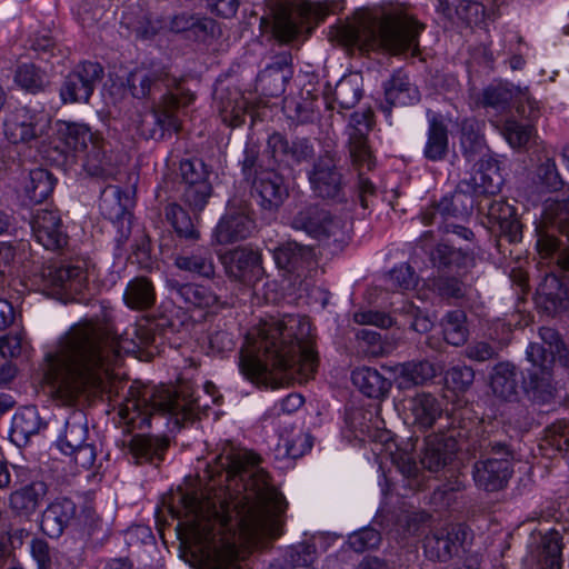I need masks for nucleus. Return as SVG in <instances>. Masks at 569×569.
<instances>
[{"label": "nucleus", "instance_id": "nucleus-40", "mask_svg": "<svg viewBox=\"0 0 569 569\" xmlns=\"http://www.w3.org/2000/svg\"><path fill=\"white\" fill-rule=\"evenodd\" d=\"M106 147L104 140L98 137L86 150L87 156L83 167L92 177L107 179L114 173V168L111 164V158L107 154Z\"/></svg>", "mask_w": 569, "mask_h": 569}, {"label": "nucleus", "instance_id": "nucleus-23", "mask_svg": "<svg viewBox=\"0 0 569 569\" xmlns=\"http://www.w3.org/2000/svg\"><path fill=\"white\" fill-rule=\"evenodd\" d=\"M457 451V442L451 437L432 435L427 437L420 458L421 466L430 472H439L449 465Z\"/></svg>", "mask_w": 569, "mask_h": 569}, {"label": "nucleus", "instance_id": "nucleus-12", "mask_svg": "<svg viewBox=\"0 0 569 569\" xmlns=\"http://www.w3.org/2000/svg\"><path fill=\"white\" fill-rule=\"evenodd\" d=\"M86 279V270L78 264L51 263L41 270L43 290L62 301L74 299L82 291Z\"/></svg>", "mask_w": 569, "mask_h": 569}, {"label": "nucleus", "instance_id": "nucleus-16", "mask_svg": "<svg viewBox=\"0 0 569 569\" xmlns=\"http://www.w3.org/2000/svg\"><path fill=\"white\" fill-rule=\"evenodd\" d=\"M254 228V221L248 214V204L231 200L228 211L216 227L214 238L219 244H229L247 239Z\"/></svg>", "mask_w": 569, "mask_h": 569}, {"label": "nucleus", "instance_id": "nucleus-63", "mask_svg": "<svg viewBox=\"0 0 569 569\" xmlns=\"http://www.w3.org/2000/svg\"><path fill=\"white\" fill-rule=\"evenodd\" d=\"M527 359L535 367L533 370H552L556 353L539 342H531L526 351Z\"/></svg>", "mask_w": 569, "mask_h": 569}, {"label": "nucleus", "instance_id": "nucleus-21", "mask_svg": "<svg viewBox=\"0 0 569 569\" xmlns=\"http://www.w3.org/2000/svg\"><path fill=\"white\" fill-rule=\"evenodd\" d=\"M277 267L297 278L305 277L307 271L316 264L315 249L296 241H287L273 251Z\"/></svg>", "mask_w": 569, "mask_h": 569}, {"label": "nucleus", "instance_id": "nucleus-10", "mask_svg": "<svg viewBox=\"0 0 569 569\" xmlns=\"http://www.w3.org/2000/svg\"><path fill=\"white\" fill-rule=\"evenodd\" d=\"M549 229H557L567 234L569 240V197L547 203L542 224L537 227V248L543 258L558 252L557 263L563 270H569V246L561 249V241Z\"/></svg>", "mask_w": 569, "mask_h": 569}, {"label": "nucleus", "instance_id": "nucleus-9", "mask_svg": "<svg viewBox=\"0 0 569 569\" xmlns=\"http://www.w3.org/2000/svg\"><path fill=\"white\" fill-rule=\"evenodd\" d=\"M332 2H301L281 7L274 14L273 34L283 43L309 33L333 8Z\"/></svg>", "mask_w": 569, "mask_h": 569}, {"label": "nucleus", "instance_id": "nucleus-57", "mask_svg": "<svg viewBox=\"0 0 569 569\" xmlns=\"http://www.w3.org/2000/svg\"><path fill=\"white\" fill-rule=\"evenodd\" d=\"M503 137L512 148L525 147L532 137L531 126L521 124L515 120H507L501 130Z\"/></svg>", "mask_w": 569, "mask_h": 569}, {"label": "nucleus", "instance_id": "nucleus-6", "mask_svg": "<svg viewBox=\"0 0 569 569\" xmlns=\"http://www.w3.org/2000/svg\"><path fill=\"white\" fill-rule=\"evenodd\" d=\"M198 400L193 397V389L189 383L177 387H161L156 389L149 398L131 400L121 409L120 416L132 429H142L150 426V418L158 415H169L174 425L182 427L197 418Z\"/></svg>", "mask_w": 569, "mask_h": 569}, {"label": "nucleus", "instance_id": "nucleus-34", "mask_svg": "<svg viewBox=\"0 0 569 569\" xmlns=\"http://www.w3.org/2000/svg\"><path fill=\"white\" fill-rule=\"evenodd\" d=\"M448 149V127L439 116H432L429 120L423 156L430 161H441L447 157Z\"/></svg>", "mask_w": 569, "mask_h": 569}, {"label": "nucleus", "instance_id": "nucleus-8", "mask_svg": "<svg viewBox=\"0 0 569 569\" xmlns=\"http://www.w3.org/2000/svg\"><path fill=\"white\" fill-rule=\"evenodd\" d=\"M373 126V112L366 109L351 114L348 126V150L352 166L359 170V199L362 208H368V197L373 196L376 188L369 179L362 177V170L375 167V157L368 142V133Z\"/></svg>", "mask_w": 569, "mask_h": 569}, {"label": "nucleus", "instance_id": "nucleus-3", "mask_svg": "<svg viewBox=\"0 0 569 569\" xmlns=\"http://www.w3.org/2000/svg\"><path fill=\"white\" fill-rule=\"evenodd\" d=\"M318 356L310 337V325L296 317L262 320L247 335L240 351V370L256 385L277 388L298 376L315 372Z\"/></svg>", "mask_w": 569, "mask_h": 569}, {"label": "nucleus", "instance_id": "nucleus-59", "mask_svg": "<svg viewBox=\"0 0 569 569\" xmlns=\"http://www.w3.org/2000/svg\"><path fill=\"white\" fill-rule=\"evenodd\" d=\"M16 82L30 92H38L43 89V74L34 64L20 66L14 76Z\"/></svg>", "mask_w": 569, "mask_h": 569}, {"label": "nucleus", "instance_id": "nucleus-53", "mask_svg": "<svg viewBox=\"0 0 569 569\" xmlns=\"http://www.w3.org/2000/svg\"><path fill=\"white\" fill-rule=\"evenodd\" d=\"M513 98H516V92L511 88L502 83L491 84L483 89L481 104L486 108L503 111L509 108Z\"/></svg>", "mask_w": 569, "mask_h": 569}, {"label": "nucleus", "instance_id": "nucleus-30", "mask_svg": "<svg viewBox=\"0 0 569 569\" xmlns=\"http://www.w3.org/2000/svg\"><path fill=\"white\" fill-rule=\"evenodd\" d=\"M562 549L561 533L555 529L546 532L535 551L539 569H561Z\"/></svg>", "mask_w": 569, "mask_h": 569}, {"label": "nucleus", "instance_id": "nucleus-33", "mask_svg": "<svg viewBox=\"0 0 569 569\" xmlns=\"http://www.w3.org/2000/svg\"><path fill=\"white\" fill-rule=\"evenodd\" d=\"M133 199L117 186H107L100 197L99 208L102 216L110 221H119L129 213Z\"/></svg>", "mask_w": 569, "mask_h": 569}, {"label": "nucleus", "instance_id": "nucleus-49", "mask_svg": "<svg viewBox=\"0 0 569 569\" xmlns=\"http://www.w3.org/2000/svg\"><path fill=\"white\" fill-rule=\"evenodd\" d=\"M180 177L183 187L210 184L212 170L201 159H184L180 162Z\"/></svg>", "mask_w": 569, "mask_h": 569}, {"label": "nucleus", "instance_id": "nucleus-39", "mask_svg": "<svg viewBox=\"0 0 569 569\" xmlns=\"http://www.w3.org/2000/svg\"><path fill=\"white\" fill-rule=\"evenodd\" d=\"M393 372L402 387L421 386L436 377L437 370L433 363L428 360L409 361L398 363Z\"/></svg>", "mask_w": 569, "mask_h": 569}, {"label": "nucleus", "instance_id": "nucleus-46", "mask_svg": "<svg viewBox=\"0 0 569 569\" xmlns=\"http://www.w3.org/2000/svg\"><path fill=\"white\" fill-rule=\"evenodd\" d=\"M467 316L462 310L449 311L442 319V333L445 340L455 347L462 346L467 342L469 330L466 326Z\"/></svg>", "mask_w": 569, "mask_h": 569}, {"label": "nucleus", "instance_id": "nucleus-7", "mask_svg": "<svg viewBox=\"0 0 569 569\" xmlns=\"http://www.w3.org/2000/svg\"><path fill=\"white\" fill-rule=\"evenodd\" d=\"M479 448L481 458L472 470L476 486L487 492L503 489L513 472V450L507 442L493 438L482 439Z\"/></svg>", "mask_w": 569, "mask_h": 569}, {"label": "nucleus", "instance_id": "nucleus-48", "mask_svg": "<svg viewBox=\"0 0 569 569\" xmlns=\"http://www.w3.org/2000/svg\"><path fill=\"white\" fill-rule=\"evenodd\" d=\"M527 391L536 401L546 403L556 396V387L552 382L551 370L529 371Z\"/></svg>", "mask_w": 569, "mask_h": 569}, {"label": "nucleus", "instance_id": "nucleus-18", "mask_svg": "<svg viewBox=\"0 0 569 569\" xmlns=\"http://www.w3.org/2000/svg\"><path fill=\"white\" fill-rule=\"evenodd\" d=\"M266 153L278 164H300L315 157V147L308 138L289 141L280 132H273L267 140Z\"/></svg>", "mask_w": 569, "mask_h": 569}, {"label": "nucleus", "instance_id": "nucleus-35", "mask_svg": "<svg viewBox=\"0 0 569 569\" xmlns=\"http://www.w3.org/2000/svg\"><path fill=\"white\" fill-rule=\"evenodd\" d=\"M58 137L68 152L79 153L88 150L98 136L84 124L61 122Z\"/></svg>", "mask_w": 569, "mask_h": 569}, {"label": "nucleus", "instance_id": "nucleus-45", "mask_svg": "<svg viewBox=\"0 0 569 569\" xmlns=\"http://www.w3.org/2000/svg\"><path fill=\"white\" fill-rule=\"evenodd\" d=\"M40 425L37 410L33 407H26L12 418L11 439L17 443L27 441L30 436L39 431Z\"/></svg>", "mask_w": 569, "mask_h": 569}, {"label": "nucleus", "instance_id": "nucleus-56", "mask_svg": "<svg viewBox=\"0 0 569 569\" xmlns=\"http://www.w3.org/2000/svg\"><path fill=\"white\" fill-rule=\"evenodd\" d=\"M483 164L481 163L479 171L470 180V189L475 194H495L500 190V181L497 176L493 178L489 171L497 174L496 168L488 163L487 171L482 170Z\"/></svg>", "mask_w": 569, "mask_h": 569}, {"label": "nucleus", "instance_id": "nucleus-25", "mask_svg": "<svg viewBox=\"0 0 569 569\" xmlns=\"http://www.w3.org/2000/svg\"><path fill=\"white\" fill-rule=\"evenodd\" d=\"M48 493V487L43 481H33L11 492L9 506L12 512L19 517L30 518Z\"/></svg>", "mask_w": 569, "mask_h": 569}, {"label": "nucleus", "instance_id": "nucleus-52", "mask_svg": "<svg viewBox=\"0 0 569 569\" xmlns=\"http://www.w3.org/2000/svg\"><path fill=\"white\" fill-rule=\"evenodd\" d=\"M466 483L458 477L439 486L430 496V503L437 509H448L458 502V495Z\"/></svg>", "mask_w": 569, "mask_h": 569}, {"label": "nucleus", "instance_id": "nucleus-13", "mask_svg": "<svg viewBox=\"0 0 569 569\" xmlns=\"http://www.w3.org/2000/svg\"><path fill=\"white\" fill-rule=\"evenodd\" d=\"M309 181L319 198L338 202L346 198V181L336 156L330 151H326L313 162Z\"/></svg>", "mask_w": 569, "mask_h": 569}, {"label": "nucleus", "instance_id": "nucleus-41", "mask_svg": "<svg viewBox=\"0 0 569 569\" xmlns=\"http://www.w3.org/2000/svg\"><path fill=\"white\" fill-rule=\"evenodd\" d=\"M427 287L443 300L465 299L469 291V286L461 278L447 273L429 278Z\"/></svg>", "mask_w": 569, "mask_h": 569}, {"label": "nucleus", "instance_id": "nucleus-29", "mask_svg": "<svg viewBox=\"0 0 569 569\" xmlns=\"http://www.w3.org/2000/svg\"><path fill=\"white\" fill-rule=\"evenodd\" d=\"M217 107L226 124L234 128L244 122L248 102L240 91L236 89H221L217 91Z\"/></svg>", "mask_w": 569, "mask_h": 569}, {"label": "nucleus", "instance_id": "nucleus-38", "mask_svg": "<svg viewBox=\"0 0 569 569\" xmlns=\"http://www.w3.org/2000/svg\"><path fill=\"white\" fill-rule=\"evenodd\" d=\"M492 392L503 400H511L517 396L518 380L517 369L511 362L497 363L490 376Z\"/></svg>", "mask_w": 569, "mask_h": 569}, {"label": "nucleus", "instance_id": "nucleus-19", "mask_svg": "<svg viewBox=\"0 0 569 569\" xmlns=\"http://www.w3.org/2000/svg\"><path fill=\"white\" fill-rule=\"evenodd\" d=\"M250 184L251 196L266 211H277L289 196L283 177L272 169L261 170Z\"/></svg>", "mask_w": 569, "mask_h": 569}, {"label": "nucleus", "instance_id": "nucleus-24", "mask_svg": "<svg viewBox=\"0 0 569 569\" xmlns=\"http://www.w3.org/2000/svg\"><path fill=\"white\" fill-rule=\"evenodd\" d=\"M76 505L68 498H59L51 502L42 513L41 528L46 535L58 538L74 520Z\"/></svg>", "mask_w": 569, "mask_h": 569}, {"label": "nucleus", "instance_id": "nucleus-50", "mask_svg": "<svg viewBox=\"0 0 569 569\" xmlns=\"http://www.w3.org/2000/svg\"><path fill=\"white\" fill-rule=\"evenodd\" d=\"M166 218L180 238L197 240L199 231L196 229L189 213L178 203L166 207Z\"/></svg>", "mask_w": 569, "mask_h": 569}, {"label": "nucleus", "instance_id": "nucleus-36", "mask_svg": "<svg viewBox=\"0 0 569 569\" xmlns=\"http://www.w3.org/2000/svg\"><path fill=\"white\" fill-rule=\"evenodd\" d=\"M168 446L169 440L167 438L137 435L129 442V451L137 463L143 461L153 463L154 460L162 459Z\"/></svg>", "mask_w": 569, "mask_h": 569}, {"label": "nucleus", "instance_id": "nucleus-28", "mask_svg": "<svg viewBox=\"0 0 569 569\" xmlns=\"http://www.w3.org/2000/svg\"><path fill=\"white\" fill-rule=\"evenodd\" d=\"M157 300L156 288L151 279L138 276L131 279L123 291L126 306L136 311H146L152 308Z\"/></svg>", "mask_w": 569, "mask_h": 569}, {"label": "nucleus", "instance_id": "nucleus-58", "mask_svg": "<svg viewBox=\"0 0 569 569\" xmlns=\"http://www.w3.org/2000/svg\"><path fill=\"white\" fill-rule=\"evenodd\" d=\"M381 542V535L378 530L368 527L351 533L348 538L349 547L356 552H363L378 548Z\"/></svg>", "mask_w": 569, "mask_h": 569}, {"label": "nucleus", "instance_id": "nucleus-54", "mask_svg": "<svg viewBox=\"0 0 569 569\" xmlns=\"http://www.w3.org/2000/svg\"><path fill=\"white\" fill-rule=\"evenodd\" d=\"M470 182L467 180L461 181L455 193L450 197L443 198L442 208L446 209V206H453V211L456 212V218L468 217L472 212L473 201L469 193H471Z\"/></svg>", "mask_w": 569, "mask_h": 569}, {"label": "nucleus", "instance_id": "nucleus-43", "mask_svg": "<svg viewBox=\"0 0 569 569\" xmlns=\"http://www.w3.org/2000/svg\"><path fill=\"white\" fill-rule=\"evenodd\" d=\"M56 179L46 169L36 168L29 172L24 182V192L30 201L40 203L53 191Z\"/></svg>", "mask_w": 569, "mask_h": 569}, {"label": "nucleus", "instance_id": "nucleus-5", "mask_svg": "<svg viewBox=\"0 0 569 569\" xmlns=\"http://www.w3.org/2000/svg\"><path fill=\"white\" fill-rule=\"evenodd\" d=\"M131 94L137 99H146L161 88L167 92L154 103L151 112L139 122V131L147 139L160 140L166 132H179L181 129L180 112L191 104L196 97L181 84V80L172 76L168 68L160 66L139 67L131 71L127 79Z\"/></svg>", "mask_w": 569, "mask_h": 569}, {"label": "nucleus", "instance_id": "nucleus-15", "mask_svg": "<svg viewBox=\"0 0 569 569\" xmlns=\"http://www.w3.org/2000/svg\"><path fill=\"white\" fill-rule=\"evenodd\" d=\"M103 76L102 67L97 62H83L70 72L60 89L64 103L88 102L97 83Z\"/></svg>", "mask_w": 569, "mask_h": 569}, {"label": "nucleus", "instance_id": "nucleus-31", "mask_svg": "<svg viewBox=\"0 0 569 569\" xmlns=\"http://www.w3.org/2000/svg\"><path fill=\"white\" fill-rule=\"evenodd\" d=\"M413 423L421 429L431 428L442 413L440 401L431 393H418L409 400Z\"/></svg>", "mask_w": 569, "mask_h": 569}, {"label": "nucleus", "instance_id": "nucleus-11", "mask_svg": "<svg viewBox=\"0 0 569 569\" xmlns=\"http://www.w3.org/2000/svg\"><path fill=\"white\" fill-rule=\"evenodd\" d=\"M291 227L305 231L320 241L332 239L335 243L342 244L348 240L345 223L318 206H308L301 209L293 217Z\"/></svg>", "mask_w": 569, "mask_h": 569}, {"label": "nucleus", "instance_id": "nucleus-27", "mask_svg": "<svg viewBox=\"0 0 569 569\" xmlns=\"http://www.w3.org/2000/svg\"><path fill=\"white\" fill-rule=\"evenodd\" d=\"M262 258L257 251L238 248L230 252L227 262V271L239 281H249L262 273Z\"/></svg>", "mask_w": 569, "mask_h": 569}, {"label": "nucleus", "instance_id": "nucleus-55", "mask_svg": "<svg viewBox=\"0 0 569 569\" xmlns=\"http://www.w3.org/2000/svg\"><path fill=\"white\" fill-rule=\"evenodd\" d=\"M213 186L202 184L196 187H183L181 200L193 212H201L213 197Z\"/></svg>", "mask_w": 569, "mask_h": 569}, {"label": "nucleus", "instance_id": "nucleus-26", "mask_svg": "<svg viewBox=\"0 0 569 569\" xmlns=\"http://www.w3.org/2000/svg\"><path fill=\"white\" fill-rule=\"evenodd\" d=\"M170 295L177 302L197 308H210L219 302V298L210 289L194 283H180L176 279L167 280Z\"/></svg>", "mask_w": 569, "mask_h": 569}, {"label": "nucleus", "instance_id": "nucleus-17", "mask_svg": "<svg viewBox=\"0 0 569 569\" xmlns=\"http://www.w3.org/2000/svg\"><path fill=\"white\" fill-rule=\"evenodd\" d=\"M467 532L461 525L437 529L423 539L425 556L436 562H447L458 555Z\"/></svg>", "mask_w": 569, "mask_h": 569}, {"label": "nucleus", "instance_id": "nucleus-2", "mask_svg": "<svg viewBox=\"0 0 569 569\" xmlns=\"http://www.w3.org/2000/svg\"><path fill=\"white\" fill-rule=\"evenodd\" d=\"M138 338L139 343L129 338V332L117 336L107 326L92 321L73 325L44 357V376L53 383V399L71 407L80 398L102 395L121 352H134L151 341L149 335Z\"/></svg>", "mask_w": 569, "mask_h": 569}, {"label": "nucleus", "instance_id": "nucleus-61", "mask_svg": "<svg viewBox=\"0 0 569 569\" xmlns=\"http://www.w3.org/2000/svg\"><path fill=\"white\" fill-rule=\"evenodd\" d=\"M460 143L468 160H472L475 156L480 154L485 148L483 139L473 124L468 122H463L461 126Z\"/></svg>", "mask_w": 569, "mask_h": 569}, {"label": "nucleus", "instance_id": "nucleus-64", "mask_svg": "<svg viewBox=\"0 0 569 569\" xmlns=\"http://www.w3.org/2000/svg\"><path fill=\"white\" fill-rule=\"evenodd\" d=\"M537 178L539 183L548 191L560 190L563 186V181L557 170L555 160L550 158H547L539 164L537 169Z\"/></svg>", "mask_w": 569, "mask_h": 569}, {"label": "nucleus", "instance_id": "nucleus-42", "mask_svg": "<svg viewBox=\"0 0 569 569\" xmlns=\"http://www.w3.org/2000/svg\"><path fill=\"white\" fill-rule=\"evenodd\" d=\"M174 266L180 270L196 273L199 277L210 279L214 276L212 254L208 250L178 254L174 258Z\"/></svg>", "mask_w": 569, "mask_h": 569}, {"label": "nucleus", "instance_id": "nucleus-20", "mask_svg": "<svg viewBox=\"0 0 569 569\" xmlns=\"http://www.w3.org/2000/svg\"><path fill=\"white\" fill-rule=\"evenodd\" d=\"M31 230L47 250L58 251L68 243L60 214L56 210L38 209L31 219Z\"/></svg>", "mask_w": 569, "mask_h": 569}, {"label": "nucleus", "instance_id": "nucleus-37", "mask_svg": "<svg viewBox=\"0 0 569 569\" xmlns=\"http://www.w3.org/2000/svg\"><path fill=\"white\" fill-rule=\"evenodd\" d=\"M352 383L367 397L379 399L390 389V382L377 369L362 367L351 373Z\"/></svg>", "mask_w": 569, "mask_h": 569}, {"label": "nucleus", "instance_id": "nucleus-14", "mask_svg": "<svg viewBox=\"0 0 569 569\" xmlns=\"http://www.w3.org/2000/svg\"><path fill=\"white\" fill-rule=\"evenodd\" d=\"M50 119L27 107L10 111L4 120V136L12 143H28L47 133Z\"/></svg>", "mask_w": 569, "mask_h": 569}, {"label": "nucleus", "instance_id": "nucleus-47", "mask_svg": "<svg viewBox=\"0 0 569 569\" xmlns=\"http://www.w3.org/2000/svg\"><path fill=\"white\" fill-rule=\"evenodd\" d=\"M362 96V79L358 74L345 76L336 84L333 100L342 109L353 108Z\"/></svg>", "mask_w": 569, "mask_h": 569}, {"label": "nucleus", "instance_id": "nucleus-32", "mask_svg": "<svg viewBox=\"0 0 569 569\" xmlns=\"http://www.w3.org/2000/svg\"><path fill=\"white\" fill-rule=\"evenodd\" d=\"M385 96L389 109L392 106H410L420 100L418 88L412 84L408 77L400 72L395 73L385 84Z\"/></svg>", "mask_w": 569, "mask_h": 569}, {"label": "nucleus", "instance_id": "nucleus-44", "mask_svg": "<svg viewBox=\"0 0 569 569\" xmlns=\"http://www.w3.org/2000/svg\"><path fill=\"white\" fill-rule=\"evenodd\" d=\"M430 261L437 268H449L453 263L461 267L467 266L468 262L473 263L475 254L473 250L469 247L453 249L447 244L439 243L430 252Z\"/></svg>", "mask_w": 569, "mask_h": 569}, {"label": "nucleus", "instance_id": "nucleus-1", "mask_svg": "<svg viewBox=\"0 0 569 569\" xmlns=\"http://www.w3.org/2000/svg\"><path fill=\"white\" fill-rule=\"evenodd\" d=\"M259 461L248 452L219 456L204 471L213 482L208 495H181L186 523L208 569H241L238 542L273 535L277 517L286 509L283 496L269 483Z\"/></svg>", "mask_w": 569, "mask_h": 569}, {"label": "nucleus", "instance_id": "nucleus-51", "mask_svg": "<svg viewBox=\"0 0 569 569\" xmlns=\"http://www.w3.org/2000/svg\"><path fill=\"white\" fill-rule=\"evenodd\" d=\"M88 428L83 421V416L78 413L66 422L64 433L59 440L61 450L66 453L74 448L84 445Z\"/></svg>", "mask_w": 569, "mask_h": 569}, {"label": "nucleus", "instance_id": "nucleus-62", "mask_svg": "<svg viewBox=\"0 0 569 569\" xmlns=\"http://www.w3.org/2000/svg\"><path fill=\"white\" fill-rule=\"evenodd\" d=\"M446 383L456 391H467L475 381V370L469 366H455L447 370Z\"/></svg>", "mask_w": 569, "mask_h": 569}, {"label": "nucleus", "instance_id": "nucleus-4", "mask_svg": "<svg viewBox=\"0 0 569 569\" xmlns=\"http://www.w3.org/2000/svg\"><path fill=\"white\" fill-rule=\"evenodd\" d=\"M423 29V23L402 9H359L351 19L331 27L328 36L330 41L343 47L382 50L395 56L411 51L417 56Z\"/></svg>", "mask_w": 569, "mask_h": 569}, {"label": "nucleus", "instance_id": "nucleus-22", "mask_svg": "<svg viewBox=\"0 0 569 569\" xmlns=\"http://www.w3.org/2000/svg\"><path fill=\"white\" fill-rule=\"evenodd\" d=\"M538 303L552 316L569 312V278L546 276L538 288Z\"/></svg>", "mask_w": 569, "mask_h": 569}, {"label": "nucleus", "instance_id": "nucleus-60", "mask_svg": "<svg viewBox=\"0 0 569 569\" xmlns=\"http://www.w3.org/2000/svg\"><path fill=\"white\" fill-rule=\"evenodd\" d=\"M430 520V515L426 511H406L399 515L397 526L405 536H417L425 525Z\"/></svg>", "mask_w": 569, "mask_h": 569}]
</instances>
